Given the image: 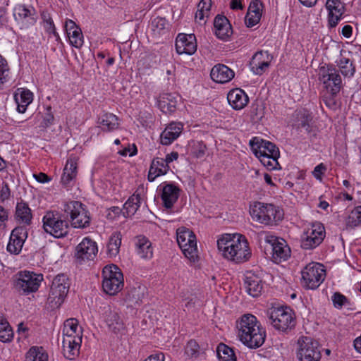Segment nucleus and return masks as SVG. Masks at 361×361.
Masks as SVG:
<instances>
[{
	"label": "nucleus",
	"mask_w": 361,
	"mask_h": 361,
	"mask_svg": "<svg viewBox=\"0 0 361 361\" xmlns=\"http://www.w3.org/2000/svg\"><path fill=\"white\" fill-rule=\"evenodd\" d=\"M250 214L254 220L267 226L276 224L283 216V213L274 204L262 202L254 204Z\"/></svg>",
	"instance_id": "3"
},
{
	"label": "nucleus",
	"mask_w": 361,
	"mask_h": 361,
	"mask_svg": "<svg viewBox=\"0 0 361 361\" xmlns=\"http://www.w3.org/2000/svg\"><path fill=\"white\" fill-rule=\"evenodd\" d=\"M302 283L310 289H316L324 281L326 277V270L323 264L311 262L301 271Z\"/></svg>",
	"instance_id": "8"
},
{
	"label": "nucleus",
	"mask_w": 361,
	"mask_h": 361,
	"mask_svg": "<svg viewBox=\"0 0 361 361\" xmlns=\"http://www.w3.org/2000/svg\"><path fill=\"white\" fill-rule=\"evenodd\" d=\"M78 158L71 156L66 162L61 176V183L64 185H67L73 180L77 175Z\"/></svg>",
	"instance_id": "28"
},
{
	"label": "nucleus",
	"mask_w": 361,
	"mask_h": 361,
	"mask_svg": "<svg viewBox=\"0 0 361 361\" xmlns=\"http://www.w3.org/2000/svg\"><path fill=\"white\" fill-rule=\"evenodd\" d=\"M216 351L220 361H237L233 350L224 343L219 344Z\"/></svg>",
	"instance_id": "44"
},
{
	"label": "nucleus",
	"mask_w": 361,
	"mask_h": 361,
	"mask_svg": "<svg viewBox=\"0 0 361 361\" xmlns=\"http://www.w3.org/2000/svg\"><path fill=\"white\" fill-rule=\"evenodd\" d=\"M9 68L6 60L0 55V86L7 81Z\"/></svg>",
	"instance_id": "54"
},
{
	"label": "nucleus",
	"mask_w": 361,
	"mask_h": 361,
	"mask_svg": "<svg viewBox=\"0 0 361 361\" xmlns=\"http://www.w3.org/2000/svg\"><path fill=\"white\" fill-rule=\"evenodd\" d=\"M121 244V234L119 232L114 233L110 237L107 245L108 254L111 257H116L118 252Z\"/></svg>",
	"instance_id": "43"
},
{
	"label": "nucleus",
	"mask_w": 361,
	"mask_h": 361,
	"mask_svg": "<svg viewBox=\"0 0 361 361\" xmlns=\"http://www.w3.org/2000/svg\"><path fill=\"white\" fill-rule=\"evenodd\" d=\"M152 161L154 162L156 167L159 169H161V171L164 175H165L169 170V166L164 159L157 157L154 158Z\"/></svg>",
	"instance_id": "59"
},
{
	"label": "nucleus",
	"mask_w": 361,
	"mask_h": 361,
	"mask_svg": "<svg viewBox=\"0 0 361 361\" xmlns=\"http://www.w3.org/2000/svg\"><path fill=\"white\" fill-rule=\"evenodd\" d=\"M63 336L75 337L82 336V331L78 328V322L75 318H70L65 321L63 329Z\"/></svg>",
	"instance_id": "40"
},
{
	"label": "nucleus",
	"mask_w": 361,
	"mask_h": 361,
	"mask_svg": "<svg viewBox=\"0 0 361 361\" xmlns=\"http://www.w3.org/2000/svg\"><path fill=\"white\" fill-rule=\"evenodd\" d=\"M183 130V125L180 123H171L161 133L160 139L161 143L164 145H169L180 135Z\"/></svg>",
	"instance_id": "27"
},
{
	"label": "nucleus",
	"mask_w": 361,
	"mask_h": 361,
	"mask_svg": "<svg viewBox=\"0 0 361 361\" xmlns=\"http://www.w3.org/2000/svg\"><path fill=\"white\" fill-rule=\"evenodd\" d=\"M8 219V212L4 207L0 206V227L5 226V223Z\"/></svg>",
	"instance_id": "63"
},
{
	"label": "nucleus",
	"mask_w": 361,
	"mask_h": 361,
	"mask_svg": "<svg viewBox=\"0 0 361 361\" xmlns=\"http://www.w3.org/2000/svg\"><path fill=\"white\" fill-rule=\"evenodd\" d=\"M290 249L283 246L281 243L272 245V257L275 262L279 263L286 260L289 256Z\"/></svg>",
	"instance_id": "42"
},
{
	"label": "nucleus",
	"mask_w": 361,
	"mask_h": 361,
	"mask_svg": "<svg viewBox=\"0 0 361 361\" xmlns=\"http://www.w3.org/2000/svg\"><path fill=\"white\" fill-rule=\"evenodd\" d=\"M99 127L106 132L112 131L118 128V118L113 114L104 113L98 118Z\"/></svg>",
	"instance_id": "31"
},
{
	"label": "nucleus",
	"mask_w": 361,
	"mask_h": 361,
	"mask_svg": "<svg viewBox=\"0 0 361 361\" xmlns=\"http://www.w3.org/2000/svg\"><path fill=\"white\" fill-rule=\"evenodd\" d=\"M177 100L175 97L169 94H164L159 100V107L164 114L173 113L176 109Z\"/></svg>",
	"instance_id": "38"
},
{
	"label": "nucleus",
	"mask_w": 361,
	"mask_h": 361,
	"mask_svg": "<svg viewBox=\"0 0 361 361\" xmlns=\"http://www.w3.org/2000/svg\"><path fill=\"white\" fill-rule=\"evenodd\" d=\"M144 361H164V355L162 353L151 355Z\"/></svg>",
	"instance_id": "64"
},
{
	"label": "nucleus",
	"mask_w": 361,
	"mask_h": 361,
	"mask_svg": "<svg viewBox=\"0 0 361 361\" xmlns=\"http://www.w3.org/2000/svg\"><path fill=\"white\" fill-rule=\"evenodd\" d=\"M135 246L137 254L142 258H151L153 255L151 242L143 235L137 237Z\"/></svg>",
	"instance_id": "34"
},
{
	"label": "nucleus",
	"mask_w": 361,
	"mask_h": 361,
	"mask_svg": "<svg viewBox=\"0 0 361 361\" xmlns=\"http://www.w3.org/2000/svg\"><path fill=\"white\" fill-rule=\"evenodd\" d=\"M146 287L137 286L130 288L126 295V300L133 304H139L145 297Z\"/></svg>",
	"instance_id": "39"
},
{
	"label": "nucleus",
	"mask_w": 361,
	"mask_h": 361,
	"mask_svg": "<svg viewBox=\"0 0 361 361\" xmlns=\"http://www.w3.org/2000/svg\"><path fill=\"white\" fill-rule=\"evenodd\" d=\"M214 27L216 36L221 39H226L232 33V27L229 20L223 15H217L214 20Z\"/></svg>",
	"instance_id": "24"
},
{
	"label": "nucleus",
	"mask_w": 361,
	"mask_h": 361,
	"mask_svg": "<svg viewBox=\"0 0 361 361\" xmlns=\"http://www.w3.org/2000/svg\"><path fill=\"white\" fill-rule=\"evenodd\" d=\"M27 237V232L24 226L15 228L11 233L7 251L11 254L18 255L22 250L25 239Z\"/></svg>",
	"instance_id": "17"
},
{
	"label": "nucleus",
	"mask_w": 361,
	"mask_h": 361,
	"mask_svg": "<svg viewBox=\"0 0 361 361\" xmlns=\"http://www.w3.org/2000/svg\"><path fill=\"white\" fill-rule=\"evenodd\" d=\"M176 234L177 243L183 253L190 261L195 262L198 257L195 235L185 227L179 228Z\"/></svg>",
	"instance_id": "10"
},
{
	"label": "nucleus",
	"mask_w": 361,
	"mask_h": 361,
	"mask_svg": "<svg viewBox=\"0 0 361 361\" xmlns=\"http://www.w3.org/2000/svg\"><path fill=\"white\" fill-rule=\"evenodd\" d=\"M326 8L329 13H338V16H343L345 12L344 5L339 0H327Z\"/></svg>",
	"instance_id": "48"
},
{
	"label": "nucleus",
	"mask_w": 361,
	"mask_h": 361,
	"mask_svg": "<svg viewBox=\"0 0 361 361\" xmlns=\"http://www.w3.org/2000/svg\"><path fill=\"white\" fill-rule=\"evenodd\" d=\"M295 126L297 128H303L307 133L312 131L313 116L312 113L306 109L295 111Z\"/></svg>",
	"instance_id": "25"
},
{
	"label": "nucleus",
	"mask_w": 361,
	"mask_h": 361,
	"mask_svg": "<svg viewBox=\"0 0 361 361\" xmlns=\"http://www.w3.org/2000/svg\"><path fill=\"white\" fill-rule=\"evenodd\" d=\"M334 306L337 309H341L345 305H350L349 299L339 292H336L331 297Z\"/></svg>",
	"instance_id": "50"
},
{
	"label": "nucleus",
	"mask_w": 361,
	"mask_h": 361,
	"mask_svg": "<svg viewBox=\"0 0 361 361\" xmlns=\"http://www.w3.org/2000/svg\"><path fill=\"white\" fill-rule=\"evenodd\" d=\"M251 70L256 75H262L269 66V62L264 60L262 51L255 54L250 61Z\"/></svg>",
	"instance_id": "36"
},
{
	"label": "nucleus",
	"mask_w": 361,
	"mask_h": 361,
	"mask_svg": "<svg viewBox=\"0 0 361 361\" xmlns=\"http://www.w3.org/2000/svg\"><path fill=\"white\" fill-rule=\"evenodd\" d=\"M218 249L224 258L235 263H243L251 257L249 244L245 236L226 233L217 240Z\"/></svg>",
	"instance_id": "1"
},
{
	"label": "nucleus",
	"mask_w": 361,
	"mask_h": 361,
	"mask_svg": "<svg viewBox=\"0 0 361 361\" xmlns=\"http://www.w3.org/2000/svg\"><path fill=\"white\" fill-rule=\"evenodd\" d=\"M326 171V166L323 163H321L314 168L313 171V176L315 178L322 180V176L325 173Z\"/></svg>",
	"instance_id": "61"
},
{
	"label": "nucleus",
	"mask_w": 361,
	"mask_h": 361,
	"mask_svg": "<svg viewBox=\"0 0 361 361\" xmlns=\"http://www.w3.org/2000/svg\"><path fill=\"white\" fill-rule=\"evenodd\" d=\"M269 322L278 331L287 332L295 326L292 310L288 307H274L267 311Z\"/></svg>",
	"instance_id": "4"
},
{
	"label": "nucleus",
	"mask_w": 361,
	"mask_h": 361,
	"mask_svg": "<svg viewBox=\"0 0 361 361\" xmlns=\"http://www.w3.org/2000/svg\"><path fill=\"white\" fill-rule=\"evenodd\" d=\"M69 290L68 277L61 274L53 280L47 301L51 308H59L63 302Z\"/></svg>",
	"instance_id": "9"
},
{
	"label": "nucleus",
	"mask_w": 361,
	"mask_h": 361,
	"mask_svg": "<svg viewBox=\"0 0 361 361\" xmlns=\"http://www.w3.org/2000/svg\"><path fill=\"white\" fill-rule=\"evenodd\" d=\"M212 0H201L197 5V11L195 18L197 22L201 23L204 18H209L212 8Z\"/></svg>",
	"instance_id": "41"
},
{
	"label": "nucleus",
	"mask_w": 361,
	"mask_h": 361,
	"mask_svg": "<svg viewBox=\"0 0 361 361\" xmlns=\"http://www.w3.org/2000/svg\"><path fill=\"white\" fill-rule=\"evenodd\" d=\"M261 163L267 167L269 170L276 169L277 166H279L278 158L271 157L270 156L262 155V156H256Z\"/></svg>",
	"instance_id": "53"
},
{
	"label": "nucleus",
	"mask_w": 361,
	"mask_h": 361,
	"mask_svg": "<svg viewBox=\"0 0 361 361\" xmlns=\"http://www.w3.org/2000/svg\"><path fill=\"white\" fill-rule=\"evenodd\" d=\"M15 218L20 224L30 225L32 221V215L28 204L21 201L17 203L16 207Z\"/></svg>",
	"instance_id": "30"
},
{
	"label": "nucleus",
	"mask_w": 361,
	"mask_h": 361,
	"mask_svg": "<svg viewBox=\"0 0 361 361\" xmlns=\"http://www.w3.org/2000/svg\"><path fill=\"white\" fill-rule=\"evenodd\" d=\"M245 287L249 295L257 297L261 294L263 285L258 276L252 274L245 277Z\"/></svg>",
	"instance_id": "32"
},
{
	"label": "nucleus",
	"mask_w": 361,
	"mask_h": 361,
	"mask_svg": "<svg viewBox=\"0 0 361 361\" xmlns=\"http://www.w3.org/2000/svg\"><path fill=\"white\" fill-rule=\"evenodd\" d=\"M336 65L339 73L341 72L344 78H350L354 76L356 71L355 66L348 58L341 56L336 61Z\"/></svg>",
	"instance_id": "37"
},
{
	"label": "nucleus",
	"mask_w": 361,
	"mask_h": 361,
	"mask_svg": "<svg viewBox=\"0 0 361 361\" xmlns=\"http://www.w3.org/2000/svg\"><path fill=\"white\" fill-rule=\"evenodd\" d=\"M186 355L191 358H197L200 353V345L195 340H190L185 348Z\"/></svg>",
	"instance_id": "51"
},
{
	"label": "nucleus",
	"mask_w": 361,
	"mask_h": 361,
	"mask_svg": "<svg viewBox=\"0 0 361 361\" xmlns=\"http://www.w3.org/2000/svg\"><path fill=\"white\" fill-rule=\"evenodd\" d=\"M13 336V332L11 326L5 319H0V341L2 342H9Z\"/></svg>",
	"instance_id": "47"
},
{
	"label": "nucleus",
	"mask_w": 361,
	"mask_h": 361,
	"mask_svg": "<svg viewBox=\"0 0 361 361\" xmlns=\"http://www.w3.org/2000/svg\"><path fill=\"white\" fill-rule=\"evenodd\" d=\"M10 192L11 191L8 184L4 182L0 191V199L1 201L8 200L10 197Z\"/></svg>",
	"instance_id": "62"
},
{
	"label": "nucleus",
	"mask_w": 361,
	"mask_h": 361,
	"mask_svg": "<svg viewBox=\"0 0 361 361\" xmlns=\"http://www.w3.org/2000/svg\"><path fill=\"white\" fill-rule=\"evenodd\" d=\"M207 146L202 141H192L191 145V154L197 158H202L206 153Z\"/></svg>",
	"instance_id": "49"
},
{
	"label": "nucleus",
	"mask_w": 361,
	"mask_h": 361,
	"mask_svg": "<svg viewBox=\"0 0 361 361\" xmlns=\"http://www.w3.org/2000/svg\"><path fill=\"white\" fill-rule=\"evenodd\" d=\"M236 326L240 341L248 348H257L264 343L265 331L255 316L251 314L243 315Z\"/></svg>",
	"instance_id": "2"
},
{
	"label": "nucleus",
	"mask_w": 361,
	"mask_h": 361,
	"mask_svg": "<svg viewBox=\"0 0 361 361\" xmlns=\"http://www.w3.org/2000/svg\"><path fill=\"white\" fill-rule=\"evenodd\" d=\"M44 27L47 32L53 34L57 39H59V35L56 31L55 25L49 15H48L47 22L44 25Z\"/></svg>",
	"instance_id": "58"
},
{
	"label": "nucleus",
	"mask_w": 361,
	"mask_h": 361,
	"mask_svg": "<svg viewBox=\"0 0 361 361\" xmlns=\"http://www.w3.org/2000/svg\"><path fill=\"white\" fill-rule=\"evenodd\" d=\"M262 7L263 5L259 0H255L250 4L247 12L262 17Z\"/></svg>",
	"instance_id": "55"
},
{
	"label": "nucleus",
	"mask_w": 361,
	"mask_h": 361,
	"mask_svg": "<svg viewBox=\"0 0 361 361\" xmlns=\"http://www.w3.org/2000/svg\"><path fill=\"white\" fill-rule=\"evenodd\" d=\"M42 275H37L27 271H20L14 283L17 292L22 295H27L38 290Z\"/></svg>",
	"instance_id": "13"
},
{
	"label": "nucleus",
	"mask_w": 361,
	"mask_h": 361,
	"mask_svg": "<svg viewBox=\"0 0 361 361\" xmlns=\"http://www.w3.org/2000/svg\"><path fill=\"white\" fill-rule=\"evenodd\" d=\"M25 361H48V355L42 347H32L26 353Z\"/></svg>",
	"instance_id": "45"
},
{
	"label": "nucleus",
	"mask_w": 361,
	"mask_h": 361,
	"mask_svg": "<svg viewBox=\"0 0 361 361\" xmlns=\"http://www.w3.org/2000/svg\"><path fill=\"white\" fill-rule=\"evenodd\" d=\"M64 27L71 44L76 48H80L83 44V35L81 29L72 20H67Z\"/></svg>",
	"instance_id": "22"
},
{
	"label": "nucleus",
	"mask_w": 361,
	"mask_h": 361,
	"mask_svg": "<svg viewBox=\"0 0 361 361\" xmlns=\"http://www.w3.org/2000/svg\"><path fill=\"white\" fill-rule=\"evenodd\" d=\"M151 25L154 32L161 34V32H164L167 28L168 23L165 18L157 17L152 20Z\"/></svg>",
	"instance_id": "52"
},
{
	"label": "nucleus",
	"mask_w": 361,
	"mask_h": 361,
	"mask_svg": "<svg viewBox=\"0 0 361 361\" xmlns=\"http://www.w3.org/2000/svg\"><path fill=\"white\" fill-rule=\"evenodd\" d=\"M319 80L329 94L336 96L342 88V78L334 65L323 66L319 70Z\"/></svg>",
	"instance_id": "7"
},
{
	"label": "nucleus",
	"mask_w": 361,
	"mask_h": 361,
	"mask_svg": "<svg viewBox=\"0 0 361 361\" xmlns=\"http://www.w3.org/2000/svg\"><path fill=\"white\" fill-rule=\"evenodd\" d=\"M102 288L104 291L114 295L123 287V275L121 269L114 264L107 265L102 270Z\"/></svg>",
	"instance_id": "6"
},
{
	"label": "nucleus",
	"mask_w": 361,
	"mask_h": 361,
	"mask_svg": "<svg viewBox=\"0 0 361 361\" xmlns=\"http://www.w3.org/2000/svg\"><path fill=\"white\" fill-rule=\"evenodd\" d=\"M75 250L77 259L93 260L98 252V247L95 241L86 237L77 245Z\"/></svg>",
	"instance_id": "16"
},
{
	"label": "nucleus",
	"mask_w": 361,
	"mask_h": 361,
	"mask_svg": "<svg viewBox=\"0 0 361 361\" xmlns=\"http://www.w3.org/2000/svg\"><path fill=\"white\" fill-rule=\"evenodd\" d=\"M227 99L229 104L235 110L243 109L249 102L247 94L240 88L231 90L227 95Z\"/></svg>",
	"instance_id": "23"
},
{
	"label": "nucleus",
	"mask_w": 361,
	"mask_h": 361,
	"mask_svg": "<svg viewBox=\"0 0 361 361\" xmlns=\"http://www.w3.org/2000/svg\"><path fill=\"white\" fill-rule=\"evenodd\" d=\"M105 321L109 329L115 334L124 329V323L118 312L115 310L109 309V311L106 312Z\"/></svg>",
	"instance_id": "29"
},
{
	"label": "nucleus",
	"mask_w": 361,
	"mask_h": 361,
	"mask_svg": "<svg viewBox=\"0 0 361 361\" xmlns=\"http://www.w3.org/2000/svg\"><path fill=\"white\" fill-rule=\"evenodd\" d=\"M342 16H338V13H331L328 14V25L329 27H335L338 21L341 20Z\"/></svg>",
	"instance_id": "60"
},
{
	"label": "nucleus",
	"mask_w": 361,
	"mask_h": 361,
	"mask_svg": "<svg viewBox=\"0 0 361 361\" xmlns=\"http://www.w3.org/2000/svg\"><path fill=\"white\" fill-rule=\"evenodd\" d=\"M211 78L217 83H226L235 76L234 71L224 64H216L211 70Z\"/></svg>",
	"instance_id": "21"
},
{
	"label": "nucleus",
	"mask_w": 361,
	"mask_h": 361,
	"mask_svg": "<svg viewBox=\"0 0 361 361\" xmlns=\"http://www.w3.org/2000/svg\"><path fill=\"white\" fill-rule=\"evenodd\" d=\"M325 237V229L320 223L311 225L302 234L301 247L305 250H312L319 245Z\"/></svg>",
	"instance_id": "14"
},
{
	"label": "nucleus",
	"mask_w": 361,
	"mask_h": 361,
	"mask_svg": "<svg viewBox=\"0 0 361 361\" xmlns=\"http://www.w3.org/2000/svg\"><path fill=\"white\" fill-rule=\"evenodd\" d=\"M64 212L70 216L71 226L85 229L91 224L90 213L85 204L78 201H71L64 205Z\"/></svg>",
	"instance_id": "5"
},
{
	"label": "nucleus",
	"mask_w": 361,
	"mask_h": 361,
	"mask_svg": "<svg viewBox=\"0 0 361 361\" xmlns=\"http://www.w3.org/2000/svg\"><path fill=\"white\" fill-rule=\"evenodd\" d=\"M35 9L29 8L24 5H18L13 11V16L21 27H27L35 23Z\"/></svg>",
	"instance_id": "20"
},
{
	"label": "nucleus",
	"mask_w": 361,
	"mask_h": 361,
	"mask_svg": "<svg viewBox=\"0 0 361 361\" xmlns=\"http://www.w3.org/2000/svg\"><path fill=\"white\" fill-rule=\"evenodd\" d=\"M81 343L82 336H63L62 350L64 357L70 360H75L79 355Z\"/></svg>",
	"instance_id": "19"
},
{
	"label": "nucleus",
	"mask_w": 361,
	"mask_h": 361,
	"mask_svg": "<svg viewBox=\"0 0 361 361\" xmlns=\"http://www.w3.org/2000/svg\"><path fill=\"white\" fill-rule=\"evenodd\" d=\"M260 19L261 16L250 13V12H247L245 18V23L247 27H252L259 23Z\"/></svg>",
	"instance_id": "57"
},
{
	"label": "nucleus",
	"mask_w": 361,
	"mask_h": 361,
	"mask_svg": "<svg viewBox=\"0 0 361 361\" xmlns=\"http://www.w3.org/2000/svg\"><path fill=\"white\" fill-rule=\"evenodd\" d=\"M141 203V197L134 193L123 205V214L125 217L133 216L139 209Z\"/></svg>",
	"instance_id": "35"
},
{
	"label": "nucleus",
	"mask_w": 361,
	"mask_h": 361,
	"mask_svg": "<svg viewBox=\"0 0 361 361\" xmlns=\"http://www.w3.org/2000/svg\"><path fill=\"white\" fill-rule=\"evenodd\" d=\"M180 189L173 183H167L162 188L161 198L164 207L171 209L179 197Z\"/></svg>",
	"instance_id": "26"
},
{
	"label": "nucleus",
	"mask_w": 361,
	"mask_h": 361,
	"mask_svg": "<svg viewBox=\"0 0 361 361\" xmlns=\"http://www.w3.org/2000/svg\"><path fill=\"white\" fill-rule=\"evenodd\" d=\"M54 120V116L51 112V107L50 106H47L46 109V113L43 116V121L42 122V126L43 128H47L51 126Z\"/></svg>",
	"instance_id": "56"
},
{
	"label": "nucleus",
	"mask_w": 361,
	"mask_h": 361,
	"mask_svg": "<svg viewBox=\"0 0 361 361\" xmlns=\"http://www.w3.org/2000/svg\"><path fill=\"white\" fill-rule=\"evenodd\" d=\"M14 99L18 112L25 113L27 106L32 102L33 94L28 90H23L20 93L15 94Z\"/></svg>",
	"instance_id": "33"
},
{
	"label": "nucleus",
	"mask_w": 361,
	"mask_h": 361,
	"mask_svg": "<svg viewBox=\"0 0 361 361\" xmlns=\"http://www.w3.org/2000/svg\"><path fill=\"white\" fill-rule=\"evenodd\" d=\"M42 221L45 232L54 238H63L68 233L69 226L68 222L66 220H62L59 214L54 212H47Z\"/></svg>",
	"instance_id": "11"
},
{
	"label": "nucleus",
	"mask_w": 361,
	"mask_h": 361,
	"mask_svg": "<svg viewBox=\"0 0 361 361\" xmlns=\"http://www.w3.org/2000/svg\"><path fill=\"white\" fill-rule=\"evenodd\" d=\"M176 49L178 54H193L197 50L195 36L192 34L180 33L176 39Z\"/></svg>",
	"instance_id": "18"
},
{
	"label": "nucleus",
	"mask_w": 361,
	"mask_h": 361,
	"mask_svg": "<svg viewBox=\"0 0 361 361\" xmlns=\"http://www.w3.org/2000/svg\"><path fill=\"white\" fill-rule=\"evenodd\" d=\"M297 357L300 361H319L322 357L317 341L311 337L302 336L298 340Z\"/></svg>",
	"instance_id": "12"
},
{
	"label": "nucleus",
	"mask_w": 361,
	"mask_h": 361,
	"mask_svg": "<svg viewBox=\"0 0 361 361\" xmlns=\"http://www.w3.org/2000/svg\"><path fill=\"white\" fill-rule=\"evenodd\" d=\"M250 146L255 156L267 155L274 158H279L280 156L279 149L276 145L257 137L250 141Z\"/></svg>",
	"instance_id": "15"
},
{
	"label": "nucleus",
	"mask_w": 361,
	"mask_h": 361,
	"mask_svg": "<svg viewBox=\"0 0 361 361\" xmlns=\"http://www.w3.org/2000/svg\"><path fill=\"white\" fill-rule=\"evenodd\" d=\"M346 227L355 228L361 226V205L355 207L348 215L346 221Z\"/></svg>",
	"instance_id": "46"
}]
</instances>
